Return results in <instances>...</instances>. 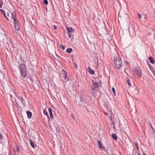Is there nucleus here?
<instances>
[{
  "instance_id": "nucleus-29",
  "label": "nucleus",
  "mask_w": 155,
  "mask_h": 155,
  "mask_svg": "<svg viewBox=\"0 0 155 155\" xmlns=\"http://www.w3.org/2000/svg\"><path fill=\"white\" fill-rule=\"evenodd\" d=\"M6 13L7 16L8 17H9L11 14V12L9 11H8V12H7Z\"/></svg>"
},
{
  "instance_id": "nucleus-8",
  "label": "nucleus",
  "mask_w": 155,
  "mask_h": 155,
  "mask_svg": "<svg viewBox=\"0 0 155 155\" xmlns=\"http://www.w3.org/2000/svg\"><path fill=\"white\" fill-rule=\"evenodd\" d=\"M48 111L50 115V117L51 119H53V117L52 114V109L50 107L48 108Z\"/></svg>"
},
{
  "instance_id": "nucleus-12",
  "label": "nucleus",
  "mask_w": 155,
  "mask_h": 155,
  "mask_svg": "<svg viewBox=\"0 0 155 155\" xmlns=\"http://www.w3.org/2000/svg\"><path fill=\"white\" fill-rule=\"evenodd\" d=\"M26 113L27 114L28 117L29 118H31L32 117V115L31 113L29 111H26Z\"/></svg>"
},
{
  "instance_id": "nucleus-33",
  "label": "nucleus",
  "mask_w": 155,
  "mask_h": 155,
  "mask_svg": "<svg viewBox=\"0 0 155 155\" xmlns=\"http://www.w3.org/2000/svg\"><path fill=\"white\" fill-rule=\"evenodd\" d=\"M14 105L16 107H18V104L16 102V101H15V103H14Z\"/></svg>"
},
{
  "instance_id": "nucleus-22",
  "label": "nucleus",
  "mask_w": 155,
  "mask_h": 155,
  "mask_svg": "<svg viewBox=\"0 0 155 155\" xmlns=\"http://www.w3.org/2000/svg\"><path fill=\"white\" fill-rule=\"evenodd\" d=\"M95 91L94 89V88H92L91 90L90 91V93L92 94H94V91Z\"/></svg>"
},
{
  "instance_id": "nucleus-3",
  "label": "nucleus",
  "mask_w": 155,
  "mask_h": 155,
  "mask_svg": "<svg viewBox=\"0 0 155 155\" xmlns=\"http://www.w3.org/2000/svg\"><path fill=\"white\" fill-rule=\"evenodd\" d=\"M12 17L14 20V25L15 29L17 30H19V25L18 21L16 19V12L13 11V12L12 14Z\"/></svg>"
},
{
  "instance_id": "nucleus-38",
  "label": "nucleus",
  "mask_w": 155,
  "mask_h": 155,
  "mask_svg": "<svg viewBox=\"0 0 155 155\" xmlns=\"http://www.w3.org/2000/svg\"><path fill=\"white\" fill-rule=\"evenodd\" d=\"M105 114L106 115H108L107 114V113H106V112L105 113Z\"/></svg>"
},
{
  "instance_id": "nucleus-16",
  "label": "nucleus",
  "mask_w": 155,
  "mask_h": 155,
  "mask_svg": "<svg viewBox=\"0 0 155 155\" xmlns=\"http://www.w3.org/2000/svg\"><path fill=\"white\" fill-rule=\"evenodd\" d=\"M72 51V49L71 48H69L67 49L66 52L68 53H69Z\"/></svg>"
},
{
  "instance_id": "nucleus-7",
  "label": "nucleus",
  "mask_w": 155,
  "mask_h": 155,
  "mask_svg": "<svg viewBox=\"0 0 155 155\" xmlns=\"http://www.w3.org/2000/svg\"><path fill=\"white\" fill-rule=\"evenodd\" d=\"M6 38V36L4 34H0V39L2 41L4 40Z\"/></svg>"
},
{
  "instance_id": "nucleus-17",
  "label": "nucleus",
  "mask_w": 155,
  "mask_h": 155,
  "mask_svg": "<svg viewBox=\"0 0 155 155\" xmlns=\"http://www.w3.org/2000/svg\"><path fill=\"white\" fill-rule=\"evenodd\" d=\"M85 100V96H81L80 97V101L81 102H83Z\"/></svg>"
},
{
  "instance_id": "nucleus-26",
  "label": "nucleus",
  "mask_w": 155,
  "mask_h": 155,
  "mask_svg": "<svg viewBox=\"0 0 155 155\" xmlns=\"http://www.w3.org/2000/svg\"><path fill=\"white\" fill-rule=\"evenodd\" d=\"M68 35L70 38H72L73 37V35H72L71 33H69Z\"/></svg>"
},
{
  "instance_id": "nucleus-9",
  "label": "nucleus",
  "mask_w": 155,
  "mask_h": 155,
  "mask_svg": "<svg viewBox=\"0 0 155 155\" xmlns=\"http://www.w3.org/2000/svg\"><path fill=\"white\" fill-rule=\"evenodd\" d=\"M67 30L68 33L74 32L75 31V29H73L71 27H68L67 28Z\"/></svg>"
},
{
  "instance_id": "nucleus-27",
  "label": "nucleus",
  "mask_w": 155,
  "mask_h": 155,
  "mask_svg": "<svg viewBox=\"0 0 155 155\" xmlns=\"http://www.w3.org/2000/svg\"><path fill=\"white\" fill-rule=\"evenodd\" d=\"M56 130L58 132V133H60L61 132V130L58 127L56 128Z\"/></svg>"
},
{
  "instance_id": "nucleus-21",
  "label": "nucleus",
  "mask_w": 155,
  "mask_h": 155,
  "mask_svg": "<svg viewBox=\"0 0 155 155\" xmlns=\"http://www.w3.org/2000/svg\"><path fill=\"white\" fill-rule=\"evenodd\" d=\"M43 113H44V114L45 115H46L47 116V117L48 118H49V116H48V114L47 112L45 110H43Z\"/></svg>"
},
{
  "instance_id": "nucleus-18",
  "label": "nucleus",
  "mask_w": 155,
  "mask_h": 155,
  "mask_svg": "<svg viewBox=\"0 0 155 155\" xmlns=\"http://www.w3.org/2000/svg\"><path fill=\"white\" fill-rule=\"evenodd\" d=\"M19 100L21 101V103L23 104H24L25 103V102L24 101V99L22 97H20L19 98Z\"/></svg>"
},
{
  "instance_id": "nucleus-4",
  "label": "nucleus",
  "mask_w": 155,
  "mask_h": 155,
  "mask_svg": "<svg viewBox=\"0 0 155 155\" xmlns=\"http://www.w3.org/2000/svg\"><path fill=\"white\" fill-rule=\"evenodd\" d=\"M142 70L138 67L135 68L134 71V75L136 78H140L141 75Z\"/></svg>"
},
{
  "instance_id": "nucleus-20",
  "label": "nucleus",
  "mask_w": 155,
  "mask_h": 155,
  "mask_svg": "<svg viewBox=\"0 0 155 155\" xmlns=\"http://www.w3.org/2000/svg\"><path fill=\"white\" fill-rule=\"evenodd\" d=\"M30 144L31 146L33 148H34L35 143L32 141L30 140Z\"/></svg>"
},
{
  "instance_id": "nucleus-37",
  "label": "nucleus",
  "mask_w": 155,
  "mask_h": 155,
  "mask_svg": "<svg viewBox=\"0 0 155 155\" xmlns=\"http://www.w3.org/2000/svg\"><path fill=\"white\" fill-rule=\"evenodd\" d=\"M17 150L18 151H19V148L18 147L17 148Z\"/></svg>"
},
{
  "instance_id": "nucleus-30",
  "label": "nucleus",
  "mask_w": 155,
  "mask_h": 155,
  "mask_svg": "<svg viewBox=\"0 0 155 155\" xmlns=\"http://www.w3.org/2000/svg\"><path fill=\"white\" fill-rule=\"evenodd\" d=\"M60 48L62 50H64L65 49V47L63 45H60Z\"/></svg>"
},
{
  "instance_id": "nucleus-39",
  "label": "nucleus",
  "mask_w": 155,
  "mask_h": 155,
  "mask_svg": "<svg viewBox=\"0 0 155 155\" xmlns=\"http://www.w3.org/2000/svg\"><path fill=\"white\" fill-rule=\"evenodd\" d=\"M113 128L114 129H115V127L114 126H113Z\"/></svg>"
},
{
  "instance_id": "nucleus-11",
  "label": "nucleus",
  "mask_w": 155,
  "mask_h": 155,
  "mask_svg": "<svg viewBox=\"0 0 155 155\" xmlns=\"http://www.w3.org/2000/svg\"><path fill=\"white\" fill-rule=\"evenodd\" d=\"M97 143L98 144V146H99V148H100V149L104 148V147H103V146L101 144V142L99 140H98L97 141Z\"/></svg>"
},
{
  "instance_id": "nucleus-6",
  "label": "nucleus",
  "mask_w": 155,
  "mask_h": 155,
  "mask_svg": "<svg viewBox=\"0 0 155 155\" xmlns=\"http://www.w3.org/2000/svg\"><path fill=\"white\" fill-rule=\"evenodd\" d=\"M93 83L94 86L96 88L100 87L101 84V81H98L97 82H94V81H93Z\"/></svg>"
},
{
  "instance_id": "nucleus-13",
  "label": "nucleus",
  "mask_w": 155,
  "mask_h": 155,
  "mask_svg": "<svg viewBox=\"0 0 155 155\" xmlns=\"http://www.w3.org/2000/svg\"><path fill=\"white\" fill-rule=\"evenodd\" d=\"M0 10L1 12L3 14V15L6 18V19L8 20V19L7 18V17L6 16L5 13V12L3 10V9H0Z\"/></svg>"
},
{
  "instance_id": "nucleus-34",
  "label": "nucleus",
  "mask_w": 155,
  "mask_h": 155,
  "mask_svg": "<svg viewBox=\"0 0 155 155\" xmlns=\"http://www.w3.org/2000/svg\"><path fill=\"white\" fill-rule=\"evenodd\" d=\"M53 27L54 28V29H56L57 28V26L54 25H53Z\"/></svg>"
},
{
  "instance_id": "nucleus-35",
  "label": "nucleus",
  "mask_w": 155,
  "mask_h": 155,
  "mask_svg": "<svg viewBox=\"0 0 155 155\" xmlns=\"http://www.w3.org/2000/svg\"><path fill=\"white\" fill-rule=\"evenodd\" d=\"M3 139V137L1 135V134H0V139L1 140Z\"/></svg>"
},
{
  "instance_id": "nucleus-23",
  "label": "nucleus",
  "mask_w": 155,
  "mask_h": 155,
  "mask_svg": "<svg viewBox=\"0 0 155 155\" xmlns=\"http://www.w3.org/2000/svg\"><path fill=\"white\" fill-rule=\"evenodd\" d=\"M112 91L113 93V94H114V96H115L116 92H115V90L114 88L113 87L112 88Z\"/></svg>"
},
{
  "instance_id": "nucleus-1",
  "label": "nucleus",
  "mask_w": 155,
  "mask_h": 155,
  "mask_svg": "<svg viewBox=\"0 0 155 155\" xmlns=\"http://www.w3.org/2000/svg\"><path fill=\"white\" fill-rule=\"evenodd\" d=\"M114 64L115 67L119 69L122 66V63L121 59L117 54L114 57Z\"/></svg>"
},
{
  "instance_id": "nucleus-10",
  "label": "nucleus",
  "mask_w": 155,
  "mask_h": 155,
  "mask_svg": "<svg viewBox=\"0 0 155 155\" xmlns=\"http://www.w3.org/2000/svg\"><path fill=\"white\" fill-rule=\"evenodd\" d=\"M87 70L90 74H94V71L92 70L90 67H88Z\"/></svg>"
},
{
  "instance_id": "nucleus-2",
  "label": "nucleus",
  "mask_w": 155,
  "mask_h": 155,
  "mask_svg": "<svg viewBox=\"0 0 155 155\" xmlns=\"http://www.w3.org/2000/svg\"><path fill=\"white\" fill-rule=\"evenodd\" d=\"M21 74L22 77L24 78L27 75V70L25 65L24 64H21L19 66Z\"/></svg>"
},
{
  "instance_id": "nucleus-15",
  "label": "nucleus",
  "mask_w": 155,
  "mask_h": 155,
  "mask_svg": "<svg viewBox=\"0 0 155 155\" xmlns=\"http://www.w3.org/2000/svg\"><path fill=\"white\" fill-rule=\"evenodd\" d=\"M132 92H133V91H134V95H136L137 94V91L136 89L135 88H133L132 89Z\"/></svg>"
},
{
  "instance_id": "nucleus-31",
  "label": "nucleus",
  "mask_w": 155,
  "mask_h": 155,
  "mask_svg": "<svg viewBox=\"0 0 155 155\" xmlns=\"http://www.w3.org/2000/svg\"><path fill=\"white\" fill-rule=\"evenodd\" d=\"M43 2H44V3L45 5H47L48 4V1L47 0H44Z\"/></svg>"
},
{
  "instance_id": "nucleus-5",
  "label": "nucleus",
  "mask_w": 155,
  "mask_h": 155,
  "mask_svg": "<svg viewBox=\"0 0 155 155\" xmlns=\"http://www.w3.org/2000/svg\"><path fill=\"white\" fill-rule=\"evenodd\" d=\"M61 74L63 78V81L65 82L67 81L68 80V79L66 71L64 70H62L61 71Z\"/></svg>"
},
{
  "instance_id": "nucleus-19",
  "label": "nucleus",
  "mask_w": 155,
  "mask_h": 155,
  "mask_svg": "<svg viewBox=\"0 0 155 155\" xmlns=\"http://www.w3.org/2000/svg\"><path fill=\"white\" fill-rule=\"evenodd\" d=\"M112 137L113 139L115 140H116L117 139V137L116 135L114 134H112Z\"/></svg>"
},
{
  "instance_id": "nucleus-32",
  "label": "nucleus",
  "mask_w": 155,
  "mask_h": 155,
  "mask_svg": "<svg viewBox=\"0 0 155 155\" xmlns=\"http://www.w3.org/2000/svg\"><path fill=\"white\" fill-rule=\"evenodd\" d=\"M139 18H142V15H141L140 13H138L137 14Z\"/></svg>"
},
{
  "instance_id": "nucleus-14",
  "label": "nucleus",
  "mask_w": 155,
  "mask_h": 155,
  "mask_svg": "<svg viewBox=\"0 0 155 155\" xmlns=\"http://www.w3.org/2000/svg\"><path fill=\"white\" fill-rule=\"evenodd\" d=\"M149 59L150 61V62L152 64L154 63V60L151 57H150L149 58Z\"/></svg>"
},
{
  "instance_id": "nucleus-25",
  "label": "nucleus",
  "mask_w": 155,
  "mask_h": 155,
  "mask_svg": "<svg viewBox=\"0 0 155 155\" xmlns=\"http://www.w3.org/2000/svg\"><path fill=\"white\" fill-rule=\"evenodd\" d=\"M127 83L129 86H131L130 83V80H127Z\"/></svg>"
},
{
  "instance_id": "nucleus-36",
  "label": "nucleus",
  "mask_w": 155,
  "mask_h": 155,
  "mask_svg": "<svg viewBox=\"0 0 155 155\" xmlns=\"http://www.w3.org/2000/svg\"><path fill=\"white\" fill-rule=\"evenodd\" d=\"M74 66H75V68H77V64H76V63H75L74 64Z\"/></svg>"
},
{
  "instance_id": "nucleus-28",
  "label": "nucleus",
  "mask_w": 155,
  "mask_h": 155,
  "mask_svg": "<svg viewBox=\"0 0 155 155\" xmlns=\"http://www.w3.org/2000/svg\"><path fill=\"white\" fill-rule=\"evenodd\" d=\"M134 143H135V145L137 150H138L139 149V147L138 146L137 143L136 142H135Z\"/></svg>"
},
{
  "instance_id": "nucleus-24",
  "label": "nucleus",
  "mask_w": 155,
  "mask_h": 155,
  "mask_svg": "<svg viewBox=\"0 0 155 155\" xmlns=\"http://www.w3.org/2000/svg\"><path fill=\"white\" fill-rule=\"evenodd\" d=\"M3 3L2 0H0V8H2L3 5Z\"/></svg>"
},
{
  "instance_id": "nucleus-40",
  "label": "nucleus",
  "mask_w": 155,
  "mask_h": 155,
  "mask_svg": "<svg viewBox=\"0 0 155 155\" xmlns=\"http://www.w3.org/2000/svg\"><path fill=\"white\" fill-rule=\"evenodd\" d=\"M143 155H147V154L145 153H143Z\"/></svg>"
}]
</instances>
